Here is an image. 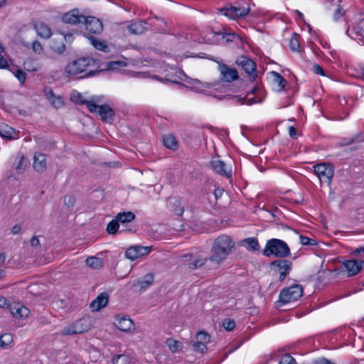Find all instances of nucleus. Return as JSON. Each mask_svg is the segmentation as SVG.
<instances>
[{
    "mask_svg": "<svg viewBox=\"0 0 364 364\" xmlns=\"http://www.w3.org/2000/svg\"><path fill=\"white\" fill-rule=\"evenodd\" d=\"M235 247L232 238L225 235L218 237L213 242L211 247V255L209 260L216 264L224 261Z\"/></svg>",
    "mask_w": 364,
    "mask_h": 364,
    "instance_id": "obj_1",
    "label": "nucleus"
},
{
    "mask_svg": "<svg viewBox=\"0 0 364 364\" xmlns=\"http://www.w3.org/2000/svg\"><path fill=\"white\" fill-rule=\"evenodd\" d=\"M97 64V60L92 58H80L68 63L65 67V73L69 77L76 76L88 71L90 68Z\"/></svg>",
    "mask_w": 364,
    "mask_h": 364,
    "instance_id": "obj_2",
    "label": "nucleus"
},
{
    "mask_svg": "<svg viewBox=\"0 0 364 364\" xmlns=\"http://www.w3.org/2000/svg\"><path fill=\"white\" fill-rule=\"evenodd\" d=\"M263 255L266 257L274 255L279 257H286L290 255L287 244L279 239H272L267 241Z\"/></svg>",
    "mask_w": 364,
    "mask_h": 364,
    "instance_id": "obj_3",
    "label": "nucleus"
},
{
    "mask_svg": "<svg viewBox=\"0 0 364 364\" xmlns=\"http://www.w3.org/2000/svg\"><path fill=\"white\" fill-rule=\"evenodd\" d=\"M303 294V288L301 285L294 284L283 289L279 294V302L284 304H289L299 299Z\"/></svg>",
    "mask_w": 364,
    "mask_h": 364,
    "instance_id": "obj_4",
    "label": "nucleus"
},
{
    "mask_svg": "<svg viewBox=\"0 0 364 364\" xmlns=\"http://www.w3.org/2000/svg\"><path fill=\"white\" fill-rule=\"evenodd\" d=\"M220 13L229 18L237 19L246 16L250 11V7L247 4L239 5L237 6H225L220 10Z\"/></svg>",
    "mask_w": 364,
    "mask_h": 364,
    "instance_id": "obj_5",
    "label": "nucleus"
},
{
    "mask_svg": "<svg viewBox=\"0 0 364 364\" xmlns=\"http://www.w3.org/2000/svg\"><path fill=\"white\" fill-rule=\"evenodd\" d=\"M314 172L321 183L329 185L334 175V169L332 164L322 163L314 166Z\"/></svg>",
    "mask_w": 364,
    "mask_h": 364,
    "instance_id": "obj_6",
    "label": "nucleus"
},
{
    "mask_svg": "<svg viewBox=\"0 0 364 364\" xmlns=\"http://www.w3.org/2000/svg\"><path fill=\"white\" fill-rule=\"evenodd\" d=\"M100 102L90 103L88 109L92 113H97L101 119L106 122L111 123L114 120V112L107 105H100Z\"/></svg>",
    "mask_w": 364,
    "mask_h": 364,
    "instance_id": "obj_7",
    "label": "nucleus"
},
{
    "mask_svg": "<svg viewBox=\"0 0 364 364\" xmlns=\"http://www.w3.org/2000/svg\"><path fill=\"white\" fill-rule=\"evenodd\" d=\"M152 247L135 245L129 247L125 252L127 258L134 261L143 256L147 255L151 251Z\"/></svg>",
    "mask_w": 364,
    "mask_h": 364,
    "instance_id": "obj_8",
    "label": "nucleus"
},
{
    "mask_svg": "<svg viewBox=\"0 0 364 364\" xmlns=\"http://www.w3.org/2000/svg\"><path fill=\"white\" fill-rule=\"evenodd\" d=\"M271 267H275V271L279 274V281H283L285 277L289 274L292 263L287 259H277L272 262Z\"/></svg>",
    "mask_w": 364,
    "mask_h": 364,
    "instance_id": "obj_9",
    "label": "nucleus"
},
{
    "mask_svg": "<svg viewBox=\"0 0 364 364\" xmlns=\"http://www.w3.org/2000/svg\"><path fill=\"white\" fill-rule=\"evenodd\" d=\"M363 264L364 261L358 262L356 259H348L342 262V267L348 277H352L360 272Z\"/></svg>",
    "mask_w": 364,
    "mask_h": 364,
    "instance_id": "obj_10",
    "label": "nucleus"
},
{
    "mask_svg": "<svg viewBox=\"0 0 364 364\" xmlns=\"http://www.w3.org/2000/svg\"><path fill=\"white\" fill-rule=\"evenodd\" d=\"M116 327L124 332H132L134 330V321L127 316L117 315L114 318Z\"/></svg>",
    "mask_w": 364,
    "mask_h": 364,
    "instance_id": "obj_11",
    "label": "nucleus"
},
{
    "mask_svg": "<svg viewBox=\"0 0 364 364\" xmlns=\"http://www.w3.org/2000/svg\"><path fill=\"white\" fill-rule=\"evenodd\" d=\"M70 100L79 105H86L88 108V105L90 103L95 104V102H102V96H92L90 99L85 98L82 93H80L77 91H73L70 95Z\"/></svg>",
    "mask_w": 364,
    "mask_h": 364,
    "instance_id": "obj_12",
    "label": "nucleus"
},
{
    "mask_svg": "<svg viewBox=\"0 0 364 364\" xmlns=\"http://www.w3.org/2000/svg\"><path fill=\"white\" fill-rule=\"evenodd\" d=\"M85 24V29L90 33L99 34L103 30V25L100 20L93 16H85L83 22Z\"/></svg>",
    "mask_w": 364,
    "mask_h": 364,
    "instance_id": "obj_13",
    "label": "nucleus"
},
{
    "mask_svg": "<svg viewBox=\"0 0 364 364\" xmlns=\"http://www.w3.org/2000/svg\"><path fill=\"white\" fill-rule=\"evenodd\" d=\"M209 341L210 336L204 331H200L196 336V341L193 343V348L194 350L203 353L207 349L206 344Z\"/></svg>",
    "mask_w": 364,
    "mask_h": 364,
    "instance_id": "obj_14",
    "label": "nucleus"
},
{
    "mask_svg": "<svg viewBox=\"0 0 364 364\" xmlns=\"http://www.w3.org/2000/svg\"><path fill=\"white\" fill-rule=\"evenodd\" d=\"M65 36L63 34H58L51 40L50 48L54 53L58 55H62L65 50Z\"/></svg>",
    "mask_w": 364,
    "mask_h": 364,
    "instance_id": "obj_15",
    "label": "nucleus"
},
{
    "mask_svg": "<svg viewBox=\"0 0 364 364\" xmlns=\"http://www.w3.org/2000/svg\"><path fill=\"white\" fill-rule=\"evenodd\" d=\"M62 20L65 23L76 24L83 23L85 16L80 14L79 10L72 9L62 16Z\"/></svg>",
    "mask_w": 364,
    "mask_h": 364,
    "instance_id": "obj_16",
    "label": "nucleus"
},
{
    "mask_svg": "<svg viewBox=\"0 0 364 364\" xmlns=\"http://www.w3.org/2000/svg\"><path fill=\"white\" fill-rule=\"evenodd\" d=\"M183 261L187 262L188 266L191 269H196L201 267L206 262L208 258L200 255L193 256V255H186L183 257Z\"/></svg>",
    "mask_w": 364,
    "mask_h": 364,
    "instance_id": "obj_17",
    "label": "nucleus"
},
{
    "mask_svg": "<svg viewBox=\"0 0 364 364\" xmlns=\"http://www.w3.org/2000/svg\"><path fill=\"white\" fill-rule=\"evenodd\" d=\"M212 168L218 174L225 176L228 178H231L232 171L228 168L224 161L215 159L210 162Z\"/></svg>",
    "mask_w": 364,
    "mask_h": 364,
    "instance_id": "obj_18",
    "label": "nucleus"
},
{
    "mask_svg": "<svg viewBox=\"0 0 364 364\" xmlns=\"http://www.w3.org/2000/svg\"><path fill=\"white\" fill-rule=\"evenodd\" d=\"M33 169L40 173L45 172L47 169V157L41 153H36L33 156Z\"/></svg>",
    "mask_w": 364,
    "mask_h": 364,
    "instance_id": "obj_19",
    "label": "nucleus"
},
{
    "mask_svg": "<svg viewBox=\"0 0 364 364\" xmlns=\"http://www.w3.org/2000/svg\"><path fill=\"white\" fill-rule=\"evenodd\" d=\"M109 301V296L106 292L100 294L90 305V309L93 311H99L105 308Z\"/></svg>",
    "mask_w": 364,
    "mask_h": 364,
    "instance_id": "obj_20",
    "label": "nucleus"
},
{
    "mask_svg": "<svg viewBox=\"0 0 364 364\" xmlns=\"http://www.w3.org/2000/svg\"><path fill=\"white\" fill-rule=\"evenodd\" d=\"M219 70L222 76V80L225 82H232L238 78L237 70L235 69L230 68L227 65H220Z\"/></svg>",
    "mask_w": 364,
    "mask_h": 364,
    "instance_id": "obj_21",
    "label": "nucleus"
},
{
    "mask_svg": "<svg viewBox=\"0 0 364 364\" xmlns=\"http://www.w3.org/2000/svg\"><path fill=\"white\" fill-rule=\"evenodd\" d=\"M10 311L16 318H24L28 317L30 311L28 308L21 304H14L8 306Z\"/></svg>",
    "mask_w": 364,
    "mask_h": 364,
    "instance_id": "obj_22",
    "label": "nucleus"
},
{
    "mask_svg": "<svg viewBox=\"0 0 364 364\" xmlns=\"http://www.w3.org/2000/svg\"><path fill=\"white\" fill-rule=\"evenodd\" d=\"M45 95L50 105L55 109H60L64 106V100L60 95H55L51 89L45 90Z\"/></svg>",
    "mask_w": 364,
    "mask_h": 364,
    "instance_id": "obj_23",
    "label": "nucleus"
},
{
    "mask_svg": "<svg viewBox=\"0 0 364 364\" xmlns=\"http://www.w3.org/2000/svg\"><path fill=\"white\" fill-rule=\"evenodd\" d=\"M18 132L9 125L0 123V136L6 139H15L18 138Z\"/></svg>",
    "mask_w": 364,
    "mask_h": 364,
    "instance_id": "obj_24",
    "label": "nucleus"
},
{
    "mask_svg": "<svg viewBox=\"0 0 364 364\" xmlns=\"http://www.w3.org/2000/svg\"><path fill=\"white\" fill-rule=\"evenodd\" d=\"M237 63L240 65L244 70L250 74H255L256 72V65L253 60L251 59L247 58L245 57H242L240 60L237 61Z\"/></svg>",
    "mask_w": 364,
    "mask_h": 364,
    "instance_id": "obj_25",
    "label": "nucleus"
},
{
    "mask_svg": "<svg viewBox=\"0 0 364 364\" xmlns=\"http://www.w3.org/2000/svg\"><path fill=\"white\" fill-rule=\"evenodd\" d=\"M35 30L37 35L45 39H48L51 36L52 31L50 28L42 22H38L35 24Z\"/></svg>",
    "mask_w": 364,
    "mask_h": 364,
    "instance_id": "obj_26",
    "label": "nucleus"
},
{
    "mask_svg": "<svg viewBox=\"0 0 364 364\" xmlns=\"http://www.w3.org/2000/svg\"><path fill=\"white\" fill-rule=\"evenodd\" d=\"M74 323L77 334L87 331L91 328V321L89 318H83Z\"/></svg>",
    "mask_w": 364,
    "mask_h": 364,
    "instance_id": "obj_27",
    "label": "nucleus"
},
{
    "mask_svg": "<svg viewBox=\"0 0 364 364\" xmlns=\"http://www.w3.org/2000/svg\"><path fill=\"white\" fill-rule=\"evenodd\" d=\"M146 23L142 21H138L132 23L128 26L129 31L132 34H141L146 31Z\"/></svg>",
    "mask_w": 364,
    "mask_h": 364,
    "instance_id": "obj_28",
    "label": "nucleus"
},
{
    "mask_svg": "<svg viewBox=\"0 0 364 364\" xmlns=\"http://www.w3.org/2000/svg\"><path fill=\"white\" fill-rule=\"evenodd\" d=\"M18 161L15 166V170L17 173L21 174L25 172L28 166V161L23 154H19L16 157Z\"/></svg>",
    "mask_w": 364,
    "mask_h": 364,
    "instance_id": "obj_29",
    "label": "nucleus"
},
{
    "mask_svg": "<svg viewBox=\"0 0 364 364\" xmlns=\"http://www.w3.org/2000/svg\"><path fill=\"white\" fill-rule=\"evenodd\" d=\"M114 218L118 220L119 224L123 225L132 221L135 218V215L131 211L123 212L118 213Z\"/></svg>",
    "mask_w": 364,
    "mask_h": 364,
    "instance_id": "obj_30",
    "label": "nucleus"
},
{
    "mask_svg": "<svg viewBox=\"0 0 364 364\" xmlns=\"http://www.w3.org/2000/svg\"><path fill=\"white\" fill-rule=\"evenodd\" d=\"M343 0H333V4L336 6L333 13V19L335 21L339 20L346 13L343 6L341 4Z\"/></svg>",
    "mask_w": 364,
    "mask_h": 364,
    "instance_id": "obj_31",
    "label": "nucleus"
},
{
    "mask_svg": "<svg viewBox=\"0 0 364 364\" xmlns=\"http://www.w3.org/2000/svg\"><path fill=\"white\" fill-rule=\"evenodd\" d=\"M163 141L164 146L169 149L176 150L178 149V141L173 134L164 136Z\"/></svg>",
    "mask_w": 364,
    "mask_h": 364,
    "instance_id": "obj_32",
    "label": "nucleus"
},
{
    "mask_svg": "<svg viewBox=\"0 0 364 364\" xmlns=\"http://www.w3.org/2000/svg\"><path fill=\"white\" fill-rule=\"evenodd\" d=\"M242 245L245 246L248 251H256L259 248L258 240L255 237H249L242 240Z\"/></svg>",
    "mask_w": 364,
    "mask_h": 364,
    "instance_id": "obj_33",
    "label": "nucleus"
},
{
    "mask_svg": "<svg viewBox=\"0 0 364 364\" xmlns=\"http://www.w3.org/2000/svg\"><path fill=\"white\" fill-rule=\"evenodd\" d=\"M86 264L95 269H99L103 267V260L97 257H89L85 260Z\"/></svg>",
    "mask_w": 364,
    "mask_h": 364,
    "instance_id": "obj_34",
    "label": "nucleus"
},
{
    "mask_svg": "<svg viewBox=\"0 0 364 364\" xmlns=\"http://www.w3.org/2000/svg\"><path fill=\"white\" fill-rule=\"evenodd\" d=\"M13 343V336L10 333H5L0 336V347L8 349Z\"/></svg>",
    "mask_w": 364,
    "mask_h": 364,
    "instance_id": "obj_35",
    "label": "nucleus"
},
{
    "mask_svg": "<svg viewBox=\"0 0 364 364\" xmlns=\"http://www.w3.org/2000/svg\"><path fill=\"white\" fill-rule=\"evenodd\" d=\"M166 344L167 345V346L168 347L169 350L172 353L178 352L183 348V345H182V343L180 341H178L174 340L173 338H168L166 341Z\"/></svg>",
    "mask_w": 364,
    "mask_h": 364,
    "instance_id": "obj_36",
    "label": "nucleus"
},
{
    "mask_svg": "<svg viewBox=\"0 0 364 364\" xmlns=\"http://www.w3.org/2000/svg\"><path fill=\"white\" fill-rule=\"evenodd\" d=\"M154 282V275L152 274H147L143 278L138 280L137 283L141 289H146L152 284Z\"/></svg>",
    "mask_w": 364,
    "mask_h": 364,
    "instance_id": "obj_37",
    "label": "nucleus"
},
{
    "mask_svg": "<svg viewBox=\"0 0 364 364\" xmlns=\"http://www.w3.org/2000/svg\"><path fill=\"white\" fill-rule=\"evenodd\" d=\"M89 40L91 44L97 50L106 52L108 49L107 44L104 41H100L96 38L90 36Z\"/></svg>",
    "mask_w": 364,
    "mask_h": 364,
    "instance_id": "obj_38",
    "label": "nucleus"
},
{
    "mask_svg": "<svg viewBox=\"0 0 364 364\" xmlns=\"http://www.w3.org/2000/svg\"><path fill=\"white\" fill-rule=\"evenodd\" d=\"M131 362V358L124 354L118 355L112 358L113 364H130Z\"/></svg>",
    "mask_w": 364,
    "mask_h": 364,
    "instance_id": "obj_39",
    "label": "nucleus"
},
{
    "mask_svg": "<svg viewBox=\"0 0 364 364\" xmlns=\"http://www.w3.org/2000/svg\"><path fill=\"white\" fill-rule=\"evenodd\" d=\"M289 47L293 51H300V45L299 41V36L296 33H294L289 41Z\"/></svg>",
    "mask_w": 364,
    "mask_h": 364,
    "instance_id": "obj_40",
    "label": "nucleus"
},
{
    "mask_svg": "<svg viewBox=\"0 0 364 364\" xmlns=\"http://www.w3.org/2000/svg\"><path fill=\"white\" fill-rule=\"evenodd\" d=\"M119 228L118 220L115 218L110 221L107 226V231L109 234L114 235Z\"/></svg>",
    "mask_w": 364,
    "mask_h": 364,
    "instance_id": "obj_41",
    "label": "nucleus"
},
{
    "mask_svg": "<svg viewBox=\"0 0 364 364\" xmlns=\"http://www.w3.org/2000/svg\"><path fill=\"white\" fill-rule=\"evenodd\" d=\"M272 73L274 76V82L277 85L279 90L284 89L287 83L286 80L284 79L282 76L279 73H277L275 72H273Z\"/></svg>",
    "mask_w": 364,
    "mask_h": 364,
    "instance_id": "obj_42",
    "label": "nucleus"
},
{
    "mask_svg": "<svg viewBox=\"0 0 364 364\" xmlns=\"http://www.w3.org/2000/svg\"><path fill=\"white\" fill-rule=\"evenodd\" d=\"M173 208V211L177 215H181L183 213V207L181 205L180 200L174 199L173 201L171 202Z\"/></svg>",
    "mask_w": 364,
    "mask_h": 364,
    "instance_id": "obj_43",
    "label": "nucleus"
},
{
    "mask_svg": "<svg viewBox=\"0 0 364 364\" xmlns=\"http://www.w3.org/2000/svg\"><path fill=\"white\" fill-rule=\"evenodd\" d=\"M60 334L61 336H72L77 334V333L75 332L74 323H73L64 327Z\"/></svg>",
    "mask_w": 364,
    "mask_h": 364,
    "instance_id": "obj_44",
    "label": "nucleus"
},
{
    "mask_svg": "<svg viewBox=\"0 0 364 364\" xmlns=\"http://www.w3.org/2000/svg\"><path fill=\"white\" fill-rule=\"evenodd\" d=\"M279 364H296V360L287 353L282 356Z\"/></svg>",
    "mask_w": 364,
    "mask_h": 364,
    "instance_id": "obj_45",
    "label": "nucleus"
},
{
    "mask_svg": "<svg viewBox=\"0 0 364 364\" xmlns=\"http://www.w3.org/2000/svg\"><path fill=\"white\" fill-rule=\"evenodd\" d=\"M234 99L235 101L240 102L241 104H247V105H252L255 102H258V100H256L254 97H235Z\"/></svg>",
    "mask_w": 364,
    "mask_h": 364,
    "instance_id": "obj_46",
    "label": "nucleus"
},
{
    "mask_svg": "<svg viewBox=\"0 0 364 364\" xmlns=\"http://www.w3.org/2000/svg\"><path fill=\"white\" fill-rule=\"evenodd\" d=\"M24 68L30 72L37 71L38 70V67L33 60H28L23 63Z\"/></svg>",
    "mask_w": 364,
    "mask_h": 364,
    "instance_id": "obj_47",
    "label": "nucleus"
},
{
    "mask_svg": "<svg viewBox=\"0 0 364 364\" xmlns=\"http://www.w3.org/2000/svg\"><path fill=\"white\" fill-rule=\"evenodd\" d=\"M32 50L35 53L40 55L43 52V47L40 42L36 41L32 43Z\"/></svg>",
    "mask_w": 364,
    "mask_h": 364,
    "instance_id": "obj_48",
    "label": "nucleus"
},
{
    "mask_svg": "<svg viewBox=\"0 0 364 364\" xmlns=\"http://www.w3.org/2000/svg\"><path fill=\"white\" fill-rule=\"evenodd\" d=\"M223 325L227 331H232L235 327V323L234 320L230 318H226L223 321Z\"/></svg>",
    "mask_w": 364,
    "mask_h": 364,
    "instance_id": "obj_49",
    "label": "nucleus"
},
{
    "mask_svg": "<svg viewBox=\"0 0 364 364\" xmlns=\"http://www.w3.org/2000/svg\"><path fill=\"white\" fill-rule=\"evenodd\" d=\"M15 76L21 83L24 82L26 78V73L20 70L16 71Z\"/></svg>",
    "mask_w": 364,
    "mask_h": 364,
    "instance_id": "obj_50",
    "label": "nucleus"
},
{
    "mask_svg": "<svg viewBox=\"0 0 364 364\" xmlns=\"http://www.w3.org/2000/svg\"><path fill=\"white\" fill-rule=\"evenodd\" d=\"M300 242L304 245H314L315 241L312 239L309 238L308 237L301 235L300 236Z\"/></svg>",
    "mask_w": 364,
    "mask_h": 364,
    "instance_id": "obj_51",
    "label": "nucleus"
},
{
    "mask_svg": "<svg viewBox=\"0 0 364 364\" xmlns=\"http://www.w3.org/2000/svg\"><path fill=\"white\" fill-rule=\"evenodd\" d=\"M122 65V62L120 61H113L110 62L107 65L106 68L107 70H114L117 69L119 65Z\"/></svg>",
    "mask_w": 364,
    "mask_h": 364,
    "instance_id": "obj_52",
    "label": "nucleus"
},
{
    "mask_svg": "<svg viewBox=\"0 0 364 364\" xmlns=\"http://www.w3.org/2000/svg\"><path fill=\"white\" fill-rule=\"evenodd\" d=\"M313 71L317 75H325L323 68L318 64L313 65Z\"/></svg>",
    "mask_w": 364,
    "mask_h": 364,
    "instance_id": "obj_53",
    "label": "nucleus"
},
{
    "mask_svg": "<svg viewBox=\"0 0 364 364\" xmlns=\"http://www.w3.org/2000/svg\"><path fill=\"white\" fill-rule=\"evenodd\" d=\"M314 364H335L333 362H332L330 360H328L325 358H321L317 360H316L314 362Z\"/></svg>",
    "mask_w": 364,
    "mask_h": 364,
    "instance_id": "obj_54",
    "label": "nucleus"
},
{
    "mask_svg": "<svg viewBox=\"0 0 364 364\" xmlns=\"http://www.w3.org/2000/svg\"><path fill=\"white\" fill-rule=\"evenodd\" d=\"M64 202L66 205H68V207H70L74 205L75 200L73 196H67L64 198Z\"/></svg>",
    "mask_w": 364,
    "mask_h": 364,
    "instance_id": "obj_55",
    "label": "nucleus"
},
{
    "mask_svg": "<svg viewBox=\"0 0 364 364\" xmlns=\"http://www.w3.org/2000/svg\"><path fill=\"white\" fill-rule=\"evenodd\" d=\"M31 244L33 247L40 246V241L38 237L34 236L31 239Z\"/></svg>",
    "mask_w": 364,
    "mask_h": 364,
    "instance_id": "obj_56",
    "label": "nucleus"
},
{
    "mask_svg": "<svg viewBox=\"0 0 364 364\" xmlns=\"http://www.w3.org/2000/svg\"><path fill=\"white\" fill-rule=\"evenodd\" d=\"M6 262V255L4 252L0 253V268L4 269Z\"/></svg>",
    "mask_w": 364,
    "mask_h": 364,
    "instance_id": "obj_57",
    "label": "nucleus"
},
{
    "mask_svg": "<svg viewBox=\"0 0 364 364\" xmlns=\"http://www.w3.org/2000/svg\"><path fill=\"white\" fill-rule=\"evenodd\" d=\"M21 230V227L20 225H14L12 229H11V232L14 234V235H17L18 233H20Z\"/></svg>",
    "mask_w": 364,
    "mask_h": 364,
    "instance_id": "obj_58",
    "label": "nucleus"
},
{
    "mask_svg": "<svg viewBox=\"0 0 364 364\" xmlns=\"http://www.w3.org/2000/svg\"><path fill=\"white\" fill-rule=\"evenodd\" d=\"M355 139L351 138V139H343L341 141V145L342 146H346V145H349V144H351L353 142H354Z\"/></svg>",
    "mask_w": 364,
    "mask_h": 364,
    "instance_id": "obj_59",
    "label": "nucleus"
},
{
    "mask_svg": "<svg viewBox=\"0 0 364 364\" xmlns=\"http://www.w3.org/2000/svg\"><path fill=\"white\" fill-rule=\"evenodd\" d=\"M7 65L6 60L0 54V68H5Z\"/></svg>",
    "mask_w": 364,
    "mask_h": 364,
    "instance_id": "obj_60",
    "label": "nucleus"
},
{
    "mask_svg": "<svg viewBox=\"0 0 364 364\" xmlns=\"http://www.w3.org/2000/svg\"><path fill=\"white\" fill-rule=\"evenodd\" d=\"M8 306L7 299L4 296H0V307L4 308Z\"/></svg>",
    "mask_w": 364,
    "mask_h": 364,
    "instance_id": "obj_61",
    "label": "nucleus"
},
{
    "mask_svg": "<svg viewBox=\"0 0 364 364\" xmlns=\"http://www.w3.org/2000/svg\"><path fill=\"white\" fill-rule=\"evenodd\" d=\"M289 133L291 137L294 138V137H296V130L294 127H290Z\"/></svg>",
    "mask_w": 364,
    "mask_h": 364,
    "instance_id": "obj_62",
    "label": "nucleus"
},
{
    "mask_svg": "<svg viewBox=\"0 0 364 364\" xmlns=\"http://www.w3.org/2000/svg\"><path fill=\"white\" fill-rule=\"evenodd\" d=\"M361 253L364 254V247L356 248L353 252L355 255H360Z\"/></svg>",
    "mask_w": 364,
    "mask_h": 364,
    "instance_id": "obj_63",
    "label": "nucleus"
},
{
    "mask_svg": "<svg viewBox=\"0 0 364 364\" xmlns=\"http://www.w3.org/2000/svg\"><path fill=\"white\" fill-rule=\"evenodd\" d=\"M5 274L4 269L0 268V278L3 277Z\"/></svg>",
    "mask_w": 364,
    "mask_h": 364,
    "instance_id": "obj_64",
    "label": "nucleus"
}]
</instances>
